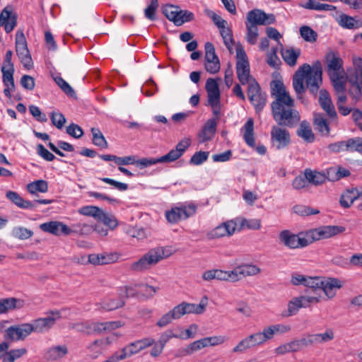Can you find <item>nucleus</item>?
<instances>
[{"label":"nucleus","mask_w":362,"mask_h":362,"mask_svg":"<svg viewBox=\"0 0 362 362\" xmlns=\"http://www.w3.org/2000/svg\"><path fill=\"white\" fill-rule=\"evenodd\" d=\"M296 134L305 142L313 143L315 141V134L313 132L310 123L307 120H303L300 123Z\"/></svg>","instance_id":"obj_30"},{"label":"nucleus","mask_w":362,"mask_h":362,"mask_svg":"<svg viewBox=\"0 0 362 362\" xmlns=\"http://www.w3.org/2000/svg\"><path fill=\"white\" fill-rule=\"evenodd\" d=\"M320 289L329 298H332L336 295V291L342 286L341 281L336 278H322Z\"/></svg>","instance_id":"obj_23"},{"label":"nucleus","mask_w":362,"mask_h":362,"mask_svg":"<svg viewBox=\"0 0 362 362\" xmlns=\"http://www.w3.org/2000/svg\"><path fill=\"white\" fill-rule=\"evenodd\" d=\"M269 339L274 337L276 333H285L290 330V327L284 325H274L264 329Z\"/></svg>","instance_id":"obj_45"},{"label":"nucleus","mask_w":362,"mask_h":362,"mask_svg":"<svg viewBox=\"0 0 362 362\" xmlns=\"http://www.w3.org/2000/svg\"><path fill=\"white\" fill-rule=\"evenodd\" d=\"M269 340L263 329L262 332H256L242 339L237 346L233 349L234 353H243L246 350L260 346Z\"/></svg>","instance_id":"obj_7"},{"label":"nucleus","mask_w":362,"mask_h":362,"mask_svg":"<svg viewBox=\"0 0 362 362\" xmlns=\"http://www.w3.org/2000/svg\"><path fill=\"white\" fill-rule=\"evenodd\" d=\"M91 133L93 134V143L101 148H107V142L105 140V136L100 132V130L98 128H92L91 129Z\"/></svg>","instance_id":"obj_44"},{"label":"nucleus","mask_w":362,"mask_h":362,"mask_svg":"<svg viewBox=\"0 0 362 362\" xmlns=\"http://www.w3.org/2000/svg\"><path fill=\"white\" fill-rule=\"evenodd\" d=\"M300 33L301 37L307 42H313L317 40V33L309 26H302L300 28Z\"/></svg>","instance_id":"obj_52"},{"label":"nucleus","mask_w":362,"mask_h":362,"mask_svg":"<svg viewBox=\"0 0 362 362\" xmlns=\"http://www.w3.org/2000/svg\"><path fill=\"white\" fill-rule=\"evenodd\" d=\"M236 49V57L238 59L236 63V74L240 82L245 85H248L252 83V78L250 74V65L247 60L246 53L244 50L243 47L238 44L235 47Z\"/></svg>","instance_id":"obj_5"},{"label":"nucleus","mask_w":362,"mask_h":362,"mask_svg":"<svg viewBox=\"0 0 362 362\" xmlns=\"http://www.w3.org/2000/svg\"><path fill=\"white\" fill-rule=\"evenodd\" d=\"M205 88L207 92L208 100L213 101L216 99H220V90L218 82L216 79L209 78L206 82Z\"/></svg>","instance_id":"obj_34"},{"label":"nucleus","mask_w":362,"mask_h":362,"mask_svg":"<svg viewBox=\"0 0 362 362\" xmlns=\"http://www.w3.org/2000/svg\"><path fill=\"white\" fill-rule=\"evenodd\" d=\"M216 279L217 280L236 282L235 278L234 269L231 271L216 269Z\"/></svg>","instance_id":"obj_54"},{"label":"nucleus","mask_w":362,"mask_h":362,"mask_svg":"<svg viewBox=\"0 0 362 362\" xmlns=\"http://www.w3.org/2000/svg\"><path fill=\"white\" fill-rule=\"evenodd\" d=\"M50 118L52 124L59 129H61L66 122V118L61 112H52L51 113Z\"/></svg>","instance_id":"obj_64"},{"label":"nucleus","mask_w":362,"mask_h":362,"mask_svg":"<svg viewBox=\"0 0 362 362\" xmlns=\"http://www.w3.org/2000/svg\"><path fill=\"white\" fill-rule=\"evenodd\" d=\"M208 298L204 296L199 304L182 302L176 305L180 317L186 314H202L205 311Z\"/></svg>","instance_id":"obj_16"},{"label":"nucleus","mask_w":362,"mask_h":362,"mask_svg":"<svg viewBox=\"0 0 362 362\" xmlns=\"http://www.w3.org/2000/svg\"><path fill=\"white\" fill-rule=\"evenodd\" d=\"M236 227L237 223L233 220H230L222 223L208 232L206 237L209 240H213L224 236H230L235 233Z\"/></svg>","instance_id":"obj_13"},{"label":"nucleus","mask_w":362,"mask_h":362,"mask_svg":"<svg viewBox=\"0 0 362 362\" xmlns=\"http://www.w3.org/2000/svg\"><path fill=\"white\" fill-rule=\"evenodd\" d=\"M177 307H174L168 313L163 315L156 322V325L160 327H164L170 324L173 320H178L180 318Z\"/></svg>","instance_id":"obj_39"},{"label":"nucleus","mask_w":362,"mask_h":362,"mask_svg":"<svg viewBox=\"0 0 362 362\" xmlns=\"http://www.w3.org/2000/svg\"><path fill=\"white\" fill-rule=\"evenodd\" d=\"M247 95L256 112H262L266 105L267 95L262 92L259 83L255 80H252V83L248 85Z\"/></svg>","instance_id":"obj_8"},{"label":"nucleus","mask_w":362,"mask_h":362,"mask_svg":"<svg viewBox=\"0 0 362 362\" xmlns=\"http://www.w3.org/2000/svg\"><path fill=\"white\" fill-rule=\"evenodd\" d=\"M300 55V49L291 47L282 50L281 56L285 62L291 66L296 64L297 59Z\"/></svg>","instance_id":"obj_36"},{"label":"nucleus","mask_w":362,"mask_h":362,"mask_svg":"<svg viewBox=\"0 0 362 362\" xmlns=\"http://www.w3.org/2000/svg\"><path fill=\"white\" fill-rule=\"evenodd\" d=\"M17 16L13 13L11 9L5 7L0 13V26H4L5 31L8 33L16 27Z\"/></svg>","instance_id":"obj_22"},{"label":"nucleus","mask_w":362,"mask_h":362,"mask_svg":"<svg viewBox=\"0 0 362 362\" xmlns=\"http://www.w3.org/2000/svg\"><path fill=\"white\" fill-rule=\"evenodd\" d=\"M313 125L322 135L328 136L330 133L329 124L325 115L322 113H315L313 116Z\"/></svg>","instance_id":"obj_28"},{"label":"nucleus","mask_w":362,"mask_h":362,"mask_svg":"<svg viewBox=\"0 0 362 362\" xmlns=\"http://www.w3.org/2000/svg\"><path fill=\"white\" fill-rule=\"evenodd\" d=\"M170 255V254L162 247L152 248L138 261L132 263L129 265V269L134 272L146 271L162 259L169 257Z\"/></svg>","instance_id":"obj_4"},{"label":"nucleus","mask_w":362,"mask_h":362,"mask_svg":"<svg viewBox=\"0 0 362 362\" xmlns=\"http://www.w3.org/2000/svg\"><path fill=\"white\" fill-rule=\"evenodd\" d=\"M319 104L322 109L326 112L329 118H337V114L332 101L331 97L328 91L325 89H321L320 90Z\"/></svg>","instance_id":"obj_21"},{"label":"nucleus","mask_w":362,"mask_h":362,"mask_svg":"<svg viewBox=\"0 0 362 362\" xmlns=\"http://www.w3.org/2000/svg\"><path fill=\"white\" fill-rule=\"evenodd\" d=\"M158 7V0H151L150 4L145 8V17L151 21L156 20V11Z\"/></svg>","instance_id":"obj_61"},{"label":"nucleus","mask_w":362,"mask_h":362,"mask_svg":"<svg viewBox=\"0 0 362 362\" xmlns=\"http://www.w3.org/2000/svg\"><path fill=\"white\" fill-rule=\"evenodd\" d=\"M270 88L271 95L275 98L271 104L274 121L280 127H296L300 121V115L295 108L294 100L286 91L283 82L279 80L272 81Z\"/></svg>","instance_id":"obj_1"},{"label":"nucleus","mask_w":362,"mask_h":362,"mask_svg":"<svg viewBox=\"0 0 362 362\" xmlns=\"http://www.w3.org/2000/svg\"><path fill=\"white\" fill-rule=\"evenodd\" d=\"M293 211L300 216H310L315 215L320 213V211L316 209H313L308 206L296 205L293 206Z\"/></svg>","instance_id":"obj_55"},{"label":"nucleus","mask_w":362,"mask_h":362,"mask_svg":"<svg viewBox=\"0 0 362 362\" xmlns=\"http://www.w3.org/2000/svg\"><path fill=\"white\" fill-rule=\"evenodd\" d=\"M6 197L12 203L21 209H28L35 208V203H31L30 201L25 200L16 192L9 190L6 192Z\"/></svg>","instance_id":"obj_29"},{"label":"nucleus","mask_w":362,"mask_h":362,"mask_svg":"<svg viewBox=\"0 0 362 362\" xmlns=\"http://www.w3.org/2000/svg\"><path fill=\"white\" fill-rule=\"evenodd\" d=\"M325 59L329 76L332 74H341V72L344 71L343 60L335 52L332 50L327 52L325 57Z\"/></svg>","instance_id":"obj_17"},{"label":"nucleus","mask_w":362,"mask_h":362,"mask_svg":"<svg viewBox=\"0 0 362 362\" xmlns=\"http://www.w3.org/2000/svg\"><path fill=\"white\" fill-rule=\"evenodd\" d=\"M101 210L102 209H100L98 206H86L79 209L78 212L84 216L94 217L98 220L99 217V214L100 213Z\"/></svg>","instance_id":"obj_56"},{"label":"nucleus","mask_w":362,"mask_h":362,"mask_svg":"<svg viewBox=\"0 0 362 362\" xmlns=\"http://www.w3.org/2000/svg\"><path fill=\"white\" fill-rule=\"evenodd\" d=\"M196 212L195 206L173 208L165 213V217L170 223H176L178 221L187 219Z\"/></svg>","instance_id":"obj_12"},{"label":"nucleus","mask_w":362,"mask_h":362,"mask_svg":"<svg viewBox=\"0 0 362 362\" xmlns=\"http://www.w3.org/2000/svg\"><path fill=\"white\" fill-rule=\"evenodd\" d=\"M350 171L343 167L338 166L337 168H331L327 170V180L337 181L342 177L350 175Z\"/></svg>","instance_id":"obj_40"},{"label":"nucleus","mask_w":362,"mask_h":362,"mask_svg":"<svg viewBox=\"0 0 362 362\" xmlns=\"http://www.w3.org/2000/svg\"><path fill=\"white\" fill-rule=\"evenodd\" d=\"M307 305L303 303L301 296L294 298L288 303L287 310L282 312V317H287L296 315L301 308H306Z\"/></svg>","instance_id":"obj_32"},{"label":"nucleus","mask_w":362,"mask_h":362,"mask_svg":"<svg viewBox=\"0 0 362 362\" xmlns=\"http://www.w3.org/2000/svg\"><path fill=\"white\" fill-rule=\"evenodd\" d=\"M275 22L274 14H267L260 9H253L247 14V23L252 25H267L273 24Z\"/></svg>","instance_id":"obj_14"},{"label":"nucleus","mask_w":362,"mask_h":362,"mask_svg":"<svg viewBox=\"0 0 362 362\" xmlns=\"http://www.w3.org/2000/svg\"><path fill=\"white\" fill-rule=\"evenodd\" d=\"M216 127L217 122L215 119H208L198 134L200 142L204 143L211 140L216 132Z\"/></svg>","instance_id":"obj_24"},{"label":"nucleus","mask_w":362,"mask_h":362,"mask_svg":"<svg viewBox=\"0 0 362 362\" xmlns=\"http://www.w3.org/2000/svg\"><path fill=\"white\" fill-rule=\"evenodd\" d=\"M2 72V81L4 85L6 87L11 88V90H14L15 88V83L13 79V73L14 71L12 70H6L5 67H1Z\"/></svg>","instance_id":"obj_51"},{"label":"nucleus","mask_w":362,"mask_h":362,"mask_svg":"<svg viewBox=\"0 0 362 362\" xmlns=\"http://www.w3.org/2000/svg\"><path fill=\"white\" fill-rule=\"evenodd\" d=\"M124 304V300L122 298H119L118 299H108L102 303V308L110 311L122 308Z\"/></svg>","instance_id":"obj_46"},{"label":"nucleus","mask_w":362,"mask_h":362,"mask_svg":"<svg viewBox=\"0 0 362 362\" xmlns=\"http://www.w3.org/2000/svg\"><path fill=\"white\" fill-rule=\"evenodd\" d=\"M25 305L23 299L16 298H7L0 299V314L6 313L8 310L21 309Z\"/></svg>","instance_id":"obj_26"},{"label":"nucleus","mask_w":362,"mask_h":362,"mask_svg":"<svg viewBox=\"0 0 362 362\" xmlns=\"http://www.w3.org/2000/svg\"><path fill=\"white\" fill-rule=\"evenodd\" d=\"M345 228L339 226H323L296 235L288 230L279 233V241L291 249L301 248L322 239L330 238L343 233Z\"/></svg>","instance_id":"obj_2"},{"label":"nucleus","mask_w":362,"mask_h":362,"mask_svg":"<svg viewBox=\"0 0 362 362\" xmlns=\"http://www.w3.org/2000/svg\"><path fill=\"white\" fill-rule=\"evenodd\" d=\"M353 189H348L345 194H341L340 197V204L344 208H349L356 199V194H354Z\"/></svg>","instance_id":"obj_53"},{"label":"nucleus","mask_w":362,"mask_h":362,"mask_svg":"<svg viewBox=\"0 0 362 362\" xmlns=\"http://www.w3.org/2000/svg\"><path fill=\"white\" fill-rule=\"evenodd\" d=\"M116 164L119 165H134L136 167L144 169L149 166L156 165L154 158H142L136 159L134 156H129L124 157H117L116 158Z\"/></svg>","instance_id":"obj_18"},{"label":"nucleus","mask_w":362,"mask_h":362,"mask_svg":"<svg viewBox=\"0 0 362 362\" xmlns=\"http://www.w3.org/2000/svg\"><path fill=\"white\" fill-rule=\"evenodd\" d=\"M27 189L32 194H36L37 192L45 193L48 191V184L43 180H36L29 183L27 185Z\"/></svg>","instance_id":"obj_42"},{"label":"nucleus","mask_w":362,"mask_h":362,"mask_svg":"<svg viewBox=\"0 0 362 362\" xmlns=\"http://www.w3.org/2000/svg\"><path fill=\"white\" fill-rule=\"evenodd\" d=\"M190 145V139H185L180 141L175 146V148L170 151L167 154L159 158H154L155 164L162 163H171L180 158L184 152Z\"/></svg>","instance_id":"obj_11"},{"label":"nucleus","mask_w":362,"mask_h":362,"mask_svg":"<svg viewBox=\"0 0 362 362\" xmlns=\"http://www.w3.org/2000/svg\"><path fill=\"white\" fill-rule=\"evenodd\" d=\"M92 329H90L91 334H103L105 332L115 330L121 326L119 321H111L105 322H95L90 324Z\"/></svg>","instance_id":"obj_27"},{"label":"nucleus","mask_w":362,"mask_h":362,"mask_svg":"<svg viewBox=\"0 0 362 362\" xmlns=\"http://www.w3.org/2000/svg\"><path fill=\"white\" fill-rule=\"evenodd\" d=\"M61 318V315L58 310H52L47 313L45 317L36 319L31 324L33 332H44L48 331L53 327L56 321Z\"/></svg>","instance_id":"obj_9"},{"label":"nucleus","mask_w":362,"mask_h":362,"mask_svg":"<svg viewBox=\"0 0 362 362\" xmlns=\"http://www.w3.org/2000/svg\"><path fill=\"white\" fill-rule=\"evenodd\" d=\"M31 332H33V328L30 323L13 325L6 329L4 339L6 341L10 340L12 341L23 340Z\"/></svg>","instance_id":"obj_10"},{"label":"nucleus","mask_w":362,"mask_h":362,"mask_svg":"<svg viewBox=\"0 0 362 362\" xmlns=\"http://www.w3.org/2000/svg\"><path fill=\"white\" fill-rule=\"evenodd\" d=\"M244 139L245 143L251 147L255 146V138H254V122L252 118L247 120L244 125Z\"/></svg>","instance_id":"obj_38"},{"label":"nucleus","mask_w":362,"mask_h":362,"mask_svg":"<svg viewBox=\"0 0 362 362\" xmlns=\"http://www.w3.org/2000/svg\"><path fill=\"white\" fill-rule=\"evenodd\" d=\"M72 233L78 234L81 235H88L93 230V227L90 225L86 223H78L73 226V228H71Z\"/></svg>","instance_id":"obj_63"},{"label":"nucleus","mask_w":362,"mask_h":362,"mask_svg":"<svg viewBox=\"0 0 362 362\" xmlns=\"http://www.w3.org/2000/svg\"><path fill=\"white\" fill-rule=\"evenodd\" d=\"M205 13L208 17L211 18L214 23L217 26V28L219 30L221 28H224V27L227 25V21L223 19L220 16L217 15L213 11L206 9L205 11Z\"/></svg>","instance_id":"obj_58"},{"label":"nucleus","mask_w":362,"mask_h":362,"mask_svg":"<svg viewBox=\"0 0 362 362\" xmlns=\"http://www.w3.org/2000/svg\"><path fill=\"white\" fill-rule=\"evenodd\" d=\"M179 6L173 4H167L163 6L162 11L164 16L170 21H173L175 25L177 26V23H180L178 19L179 16Z\"/></svg>","instance_id":"obj_37"},{"label":"nucleus","mask_w":362,"mask_h":362,"mask_svg":"<svg viewBox=\"0 0 362 362\" xmlns=\"http://www.w3.org/2000/svg\"><path fill=\"white\" fill-rule=\"evenodd\" d=\"M304 175L309 183L316 186L323 184L327 180L325 174L308 168L305 170Z\"/></svg>","instance_id":"obj_33"},{"label":"nucleus","mask_w":362,"mask_h":362,"mask_svg":"<svg viewBox=\"0 0 362 362\" xmlns=\"http://www.w3.org/2000/svg\"><path fill=\"white\" fill-rule=\"evenodd\" d=\"M219 31L223 38L224 45L231 52L232 47L235 43L231 29L226 25L224 27V28L220 29Z\"/></svg>","instance_id":"obj_43"},{"label":"nucleus","mask_w":362,"mask_h":362,"mask_svg":"<svg viewBox=\"0 0 362 362\" xmlns=\"http://www.w3.org/2000/svg\"><path fill=\"white\" fill-rule=\"evenodd\" d=\"M322 284V278L319 276H308L306 277V281L304 286L313 289V291H317L320 289V286Z\"/></svg>","instance_id":"obj_57"},{"label":"nucleus","mask_w":362,"mask_h":362,"mask_svg":"<svg viewBox=\"0 0 362 362\" xmlns=\"http://www.w3.org/2000/svg\"><path fill=\"white\" fill-rule=\"evenodd\" d=\"M261 269L255 264H242L234 268L236 282L243 278L260 273Z\"/></svg>","instance_id":"obj_25"},{"label":"nucleus","mask_w":362,"mask_h":362,"mask_svg":"<svg viewBox=\"0 0 362 362\" xmlns=\"http://www.w3.org/2000/svg\"><path fill=\"white\" fill-rule=\"evenodd\" d=\"M109 344L107 339H96L90 344L87 349L90 351H95L96 353H100L103 349Z\"/></svg>","instance_id":"obj_60"},{"label":"nucleus","mask_w":362,"mask_h":362,"mask_svg":"<svg viewBox=\"0 0 362 362\" xmlns=\"http://www.w3.org/2000/svg\"><path fill=\"white\" fill-rule=\"evenodd\" d=\"M153 343L152 339H144L131 343L128 346L122 349L119 352L122 355L124 356V359L130 357L143 350L144 349L151 346Z\"/></svg>","instance_id":"obj_20"},{"label":"nucleus","mask_w":362,"mask_h":362,"mask_svg":"<svg viewBox=\"0 0 362 362\" xmlns=\"http://www.w3.org/2000/svg\"><path fill=\"white\" fill-rule=\"evenodd\" d=\"M67 353L68 349L66 345L54 346L47 350L45 357L47 360L56 361L65 356Z\"/></svg>","instance_id":"obj_35"},{"label":"nucleus","mask_w":362,"mask_h":362,"mask_svg":"<svg viewBox=\"0 0 362 362\" xmlns=\"http://www.w3.org/2000/svg\"><path fill=\"white\" fill-rule=\"evenodd\" d=\"M209 155V151L196 152L190 158L189 163L195 165H201L208 159Z\"/></svg>","instance_id":"obj_62"},{"label":"nucleus","mask_w":362,"mask_h":362,"mask_svg":"<svg viewBox=\"0 0 362 362\" xmlns=\"http://www.w3.org/2000/svg\"><path fill=\"white\" fill-rule=\"evenodd\" d=\"M16 52L23 66L28 69H31L33 64L31 55L25 35L21 31H17L16 34Z\"/></svg>","instance_id":"obj_6"},{"label":"nucleus","mask_w":362,"mask_h":362,"mask_svg":"<svg viewBox=\"0 0 362 362\" xmlns=\"http://www.w3.org/2000/svg\"><path fill=\"white\" fill-rule=\"evenodd\" d=\"M307 336L308 337L310 346L329 341L334 337V332L332 329H327L325 333L309 334Z\"/></svg>","instance_id":"obj_31"},{"label":"nucleus","mask_w":362,"mask_h":362,"mask_svg":"<svg viewBox=\"0 0 362 362\" xmlns=\"http://www.w3.org/2000/svg\"><path fill=\"white\" fill-rule=\"evenodd\" d=\"M322 67L320 61H316L313 66L304 64L298 68L293 78V86L299 96L305 90L303 81L305 79L307 88L311 94L316 96L322 83Z\"/></svg>","instance_id":"obj_3"},{"label":"nucleus","mask_w":362,"mask_h":362,"mask_svg":"<svg viewBox=\"0 0 362 362\" xmlns=\"http://www.w3.org/2000/svg\"><path fill=\"white\" fill-rule=\"evenodd\" d=\"M245 25L247 28L246 40L250 45H255L259 35L258 28L257 25L247 22Z\"/></svg>","instance_id":"obj_47"},{"label":"nucleus","mask_w":362,"mask_h":362,"mask_svg":"<svg viewBox=\"0 0 362 362\" xmlns=\"http://www.w3.org/2000/svg\"><path fill=\"white\" fill-rule=\"evenodd\" d=\"M98 220L102 221L111 229H114L117 226V221L115 217L113 215L105 213L103 210H101L99 214Z\"/></svg>","instance_id":"obj_50"},{"label":"nucleus","mask_w":362,"mask_h":362,"mask_svg":"<svg viewBox=\"0 0 362 362\" xmlns=\"http://www.w3.org/2000/svg\"><path fill=\"white\" fill-rule=\"evenodd\" d=\"M11 233L14 238L20 240H26L33 235L31 230L21 226L13 228Z\"/></svg>","instance_id":"obj_48"},{"label":"nucleus","mask_w":362,"mask_h":362,"mask_svg":"<svg viewBox=\"0 0 362 362\" xmlns=\"http://www.w3.org/2000/svg\"><path fill=\"white\" fill-rule=\"evenodd\" d=\"M339 25L347 29H356L362 26V21L355 20L351 16L342 14L340 16Z\"/></svg>","instance_id":"obj_41"},{"label":"nucleus","mask_w":362,"mask_h":362,"mask_svg":"<svg viewBox=\"0 0 362 362\" xmlns=\"http://www.w3.org/2000/svg\"><path fill=\"white\" fill-rule=\"evenodd\" d=\"M348 151H356L362 154V138L355 137L348 139Z\"/></svg>","instance_id":"obj_59"},{"label":"nucleus","mask_w":362,"mask_h":362,"mask_svg":"<svg viewBox=\"0 0 362 362\" xmlns=\"http://www.w3.org/2000/svg\"><path fill=\"white\" fill-rule=\"evenodd\" d=\"M329 78L337 93L345 92L346 83L342 80V76L341 74H330Z\"/></svg>","instance_id":"obj_49"},{"label":"nucleus","mask_w":362,"mask_h":362,"mask_svg":"<svg viewBox=\"0 0 362 362\" xmlns=\"http://www.w3.org/2000/svg\"><path fill=\"white\" fill-rule=\"evenodd\" d=\"M271 139L272 141L278 150L286 147L291 141L288 131L286 129L279 126L272 127L271 131Z\"/></svg>","instance_id":"obj_15"},{"label":"nucleus","mask_w":362,"mask_h":362,"mask_svg":"<svg viewBox=\"0 0 362 362\" xmlns=\"http://www.w3.org/2000/svg\"><path fill=\"white\" fill-rule=\"evenodd\" d=\"M40 228L44 232H47L54 235H69L72 233V230L66 225L60 221H49L40 224Z\"/></svg>","instance_id":"obj_19"}]
</instances>
